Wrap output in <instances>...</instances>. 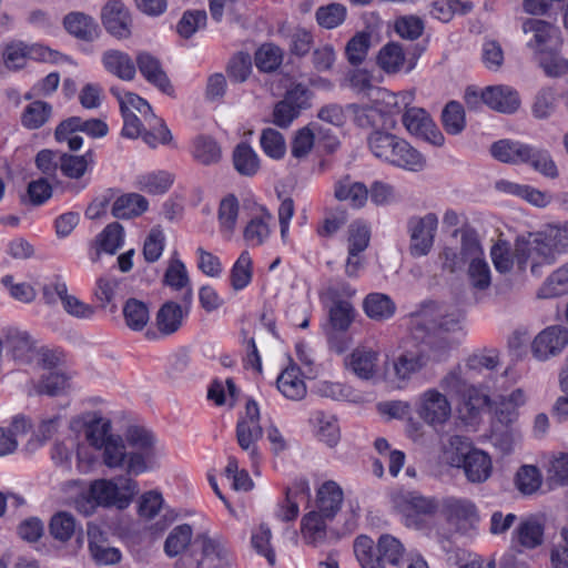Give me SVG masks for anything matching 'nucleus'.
Wrapping results in <instances>:
<instances>
[{
  "label": "nucleus",
  "mask_w": 568,
  "mask_h": 568,
  "mask_svg": "<svg viewBox=\"0 0 568 568\" xmlns=\"http://www.w3.org/2000/svg\"><path fill=\"white\" fill-rule=\"evenodd\" d=\"M557 253H568V222L550 226L544 234L529 235L516 242V260L518 268L524 271L530 263L535 276L540 275L542 265L556 262Z\"/></svg>",
  "instance_id": "f257e3e1"
},
{
  "label": "nucleus",
  "mask_w": 568,
  "mask_h": 568,
  "mask_svg": "<svg viewBox=\"0 0 568 568\" xmlns=\"http://www.w3.org/2000/svg\"><path fill=\"white\" fill-rule=\"evenodd\" d=\"M371 152L377 159L413 172H418L426 164L425 156L406 140L388 132L376 130L367 139Z\"/></svg>",
  "instance_id": "f03ea898"
},
{
  "label": "nucleus",
  "mask_w": 568,
  "mask_h": 568,
  "mask_svg": "<svg viewBox=\"0 0 568 568\" xmlns=\"http://www.w3.org/2000/svg\"><path fill=\"white\" fill-rule=\"evenodd\" d=\"M164 551L169 557L182 556L191 559V566L197 567L203 561L217 559L221 565L229 564L230 551L206 535H169Z\"/></svg>",
  "instance_id": "7ed1b4c3"
},
{
  "label": "nucleus",
  "mask_w": 568,
  "mask_h": 568,
  "mask_svg": "<svg viewBox=\"0 0 568 568\" xmlns=\"http://www.w3.org/2000/svg\"><path fill=\"white\" fill-rule=\"evenodd\" d=\"M403 544L393 535H381L375 546L368 535H358L354 554L362 568H385V562L397 565L404 555Z\"/></svg>",
  "instance_id": "20e7f679"
},
{
  "label": "nucleus",
  "mask_w": 568,
  "mask_h": 568,
  "mask_svg": "<svg viewBox=\"0 0 568 568\" xmlns=\"http://www.w3.org/2000/svg\"><path fill=\"white\" fill-rule=\"evenodd\" d=\"M139 493V484L130 477H119L118 480L95 479L88 491V503L94 506H116L125 508Z\"/></svg>",
  "instance_id": "39448f33"
},
{
  "label": "nucleus",
  "mask_w": 568,
  "mask_h": 568,
  "mask_svg": "<svg viewBox=\"0 0 568 568\" xmlns=\"http://www.w3.org/2000/svg\"><path fill=\"white\" fill-rule=\"evenodd\" d=\"M462 254L467 261V277L476 291H486L491 284V272L479 239L474 231L462 233Z\"/></svg>",
  "instance_id": "423d86ee"
},
{
  "label": "nucleus",
  "mask_w": 568,
  "mask_h": 568,
  "mask_svg": "<svg viewBox=\"0 0 568 568\" xmlns=\"http://www.w3.org/2000/svg\"><path fill=\"white\" fill-rule=\"evenodd\" d=\"M450 445L457 447V453L452 457L450 464L463 467L467 479L471 483L486 481L491 474V459L483 450L469 448L467 440L460 436L450 438Z\"/></svg>",
  "instance_id": "0eeeda50"
},
{
  "label": "nucleus",
  "mask_w": 568,
  "mask_h": 568,
  "mask_svg": "<svg viewBox=\"0 0 568 568\" xmlns=\"http://www.w3.org/2000/svg\"><path fill=\"white\" fill-rule=\"evenodd\" d=\"M108 131V124L100 119L71 116L57 126L54 136L59 142H67L71 151H78L83 144V139L77 134L78 132L98 139L105 136Z\"/></svg>",
  "instance_id": "6e6552de"
},
{
  "label": "nucleus",
  "mask_w": 568,
  "mask_h": 568,
  "mask_svg": "<svg viewBox=\"0 0 568 568\" xmlns=\"http://www.w3.org/2000/svg\"><path fill=\"white\" fill-rule=\"evenodd\" d=\"M415 407L418 417L434 429L443 427L452 417V404L447 395L435 387L420 393Z\"/></svg>",
  "instance_id": "1a4fd4ad"
},
{
  "label": "nucleus",
  "mask_w": 568,
  "mask_h": 568,
  "mask_svg": "<svg viewBox=\"0 0 568 568\" xmlns=\"http://www.w3.org/2000/svg\"><path fill=\"white\" fill-rule=\"evenodd\" d=\"M437 226L438 217L435 213L414 215L408 219L409 253L413 257L426 256L432 251Z\"/></svg>",
  "instance_id": "9d476101"
},
{
  "label": "nucleus",
  "mask_w": 568,
  "mask_h": 568,
  "mask_svg": "<svg viewBox=\"0 0 568 568\" xmlns=\"http://www.w3.org/2000/svg\"><path fill=\"white\" fill-rule=\"evenodd\" d=\"M521 29L526 45L532 51L534 57L541 51L561 48L559 29L548 21L529 18L523 22Z\"/></svg>",
  "instance_id": "9b49d317"
},
{
  "label": "nucleus",
  "mask_w": 568,
  "mask_h": 568,
  "mask_svg": "<svg viewBox=\"0 0 568 568\" xmlns=\"http://www.w3.org/2000/svg\"><path fill=\"white\" fill-rule=\"evenodd\" d=\"M262 435L260 408L255 400L250 399L245 406V416L236 424V439L239 446L248 453L253 462L257 460L260 456L256 443L262 438Z\"/></svg>",
  "instance_id": "f8f14e48"
},
{
  "label": "nucleus",
  "mask_w": 568,
  "mask_h": 568,
  "mask_svg": "<svg viewBox=\"0 0 568 568\" xmlns=\"http://www.w3.org/2000/svg\"><path fill=\"white\" fill-rule=\"evenodd\" d=\"M568 346V328L564 325H550L540 331L530 343V352L539 362H546L560 355Z\"/></svg>",
  "instance_id": "ddd939ff"
},
{
  "label": "nucleus",
  "mask_w": 568,
  "mask_h": 568,
  "mask_svg": "<svg viewBox=\"0 0 568 568\" xmlns=\"http://www.w3.org/2000/svg\"><path fill=\"white\" fill-rule=\"evenodd\" d=\"M73 535H23L26 542L30 545L34 550L42 555L49 554H72L77 548L82 547L83 537L78 535L75 539V546L72 549H68V542Z\"/></svg>",
  "instance_id": "4468645a"
},
{
  "label": "nucleus",
  "mask_w": 568,
  "mask_h": 568,
  "mask_svg": "<svg viewBox=\"0 0 568 568\" xmlns=\"http://www.w3.org/2000/svg\"><path fill=\"white\" fill-rule=\"evenodd\" d=\"M102 22L106 31L115 38L125 39L131 34V18L120 1H110L102 9Z\"/></svg>",
  "instance_id": "2eb2a0df"
},
{
  "label": "nucleus",
  "mask_w": 568,
  "mask_h": 568,
  "mask_svg": "<svg viewBox=\"0 0 568 568\" xmlns=\"http://www.w3.org/2000/svg\"><path fill=\"white\" fill-rule=\"evenodd\" d=\"M483 101L491 110L500 113H514L520 106L518 92L508 85L487 87L483 91Z\"/></svg>",
  "instance_id": "dca6fc26"
},
{
  "label": "nucleus",
  "mask_w": 568,
  "mask_h": 568,
  "mask_svg": "<svg viewBox=\"0 0 568 568\" xmlns=\"http://www.w3.org/2000/svg\"><path fill=\"white\" fill-rule=\"evenodd\" d=\"M378 356L373 349L357 347L345 358V367L358 378L368 381L376 374Z\"/></svg>",
  "instance_id": "f3484780"
},
{
  "label": "nucleus",
  "mask_w": 568,
  "mask_h": 568,
  "mask_svg": "<svg viewBox=\"0 0 568 568\" xmlns=\"http://www.w3.org/2000/svg\"><path fill=\"white\" fill-rule=\"evenodd\" d=\"M138 65L141 74L148 82L159 88L164 93L172 91L171 83L162 69V65L154 55L149 52H139L135 58V67Z\"/></svg>",
  "instance_id": "a211bd4d"
},
{
  "label": "nucleus",
  "mask_w": 568,
  "mask_h": 568,
  "mask_svg": "<svg viewBox=\"0 0 568 568\" xmlns=\"http://www.w3.org/2000/svg\"><path fill=\"white\" fill-rule=\"evenodd\" d=\"M101 61L105 71L123 81L135 78V62L126 52L115 49L106 50L102 53Z\"/></svg>",
  "instance_id": "6ab92c4d"
},
{
  "label": "nucleus",
  "mask_w": 568,
  "mask_h": 568,
  "mask_svg": "<svg viewBox=\"0 0 568 568\" xmlns=\"http://www.w3.org/2000/svg\"><path fill=\"white\" fill-rule=\"evenodd\" d=\"M163 283L175 291L184 290L182 302L186 305L191 304L193 292L189 273L185 264L176 257V254L169 261V265L164 273Z\"/></svg>",
  "instance_id": "aec40b11"
},
{
  "label": "nucleus",
  "mask_w": 568,
  "mask_h": 568,
  "mask_svg": "<svg viewBox=\"0 0 568 568\" xmlns=\"http://www.w3.org/2000/svg\"><path fill=\"white\" fill-rule=\"evenodd\" d=\"M82 420L85 439L89 445L95 449L106 443L109 437L114 436V434L111 433V420L104 418L100 413H88L83 415Z\"/></svg>",
  "instance_id": "412c9836"
},
{
  "label": "nucleus",
  "mask_w": 568,
  "mask_h": 568,
  "mask_svg": "<svg viewBox=\"0 0 568 568\" xmlns=\"http://www.w3.org/2000/svg\"><path fill=\"white\" fill-rule=\"evenodd\" d=\"M4 348L12 358L20 363H29L36 348V343L28 332L9 329L3 338Z\"/></svg>",
  "instance_id": "4be33fe9"
},
{
  "label": "nucleus",
  "mask_w": 568,
  "mask_h": 568,
  "mask_svg": "<svg viewBox=\"0 0 568 568\" xmlns=\"http://www.w3.org/2000/svg\"><path fill=\"white\" fill-rule=\"evenodd\" d=\"M334 196L338 201L348 202L355 209H361L367 201L368 190L364 183L345 175L335 183Z\"/></svg>",
  "instance_id": "5701e85b"
},
{
  "label": "nucleus",
  "mask_w": 568,
  "mask_h": 568,
  "mask_svg": "<svg viewBox=\"0 0 568 568\" xmlns=\"http://www.w3.org/2000/svg\"><path fill=\"white\" fill-rule=\"evenodd\" d=\"M276 385L282 395L291 400H301L307 393L306 384L297 366L285 368L277 377Z\"/></svg>",
  "instance_id": "b1692460"
},
{
  "label": "nucleus",
  "mask_w": 568,
  "mask_h": 568,
  "mask_svg": "<svg viewBox=\"0 0 568 568\" xmlns=\"http://www.w3.org/2000/svg\"><path fill=\"white\" fill-rule=\"evenodd\" d=\"M149 207L148 200L139 193H126L116 197L111 214L115 219L129 220L143 214Z\"/></svg>",
  "instance_id": "393cba45"
},
{
  "label": "nucleus",
  "mask_w": 568,
  "mask_h": 568,
  "mask_svg": "<svg viewBox=\"0 0 568 568\" xmlns=\"http://www.w3.org/2000/svg\"><path fill=\"white\" fill-rule=\"evenodd\" d=\"M65 30L75 38L91 42L99 36V27L94 20L81 12H71L63 19Z\"/></svg>",
  "instance_id": "a878e982"
},
{
  "label": "nucleus",
  "mask_w": 568,
  "mask_h": 568,
  "mask_svg": "<svg viewBox=\"0 0 568 568\" xmlns=\"http://www.w3.org/2000/svg\"><path fill=\"white\" fill-rule=\"evenodd\" d=\"M343 500L344 494L341 486L333 480H327L316 491L315 507L336 517Z\"/></svg>",
  "instance_id": "bb28decb"
},
{
  "label": "nucleus",
  "mask_w": 568,
  "mask_h": 568,
  "mask_svg": "<svg viewBox=\"0 0 568 568\" xmlns=\"http://www.w3.org/2000/svg\"><path fill=\"white\" fill-rule=\"evenodd\" d=\"M183 317L181 305L173 301H168L159 308L155 316V324L163 336H169L180 329Z\"/></svg>",
  "instance_id": "cd10ccee"
},
{
  "label": "nucleus",
  "mask_w": 568,
  "mask_h": 568,
  "mask_svg": "<svg viewBox=\"0 0 568 568\" xmlns=\"http://www.w3.org/2000/svg\"><path fill=\"white\" fill-rule=\"evenodd\" d=\"M434 331L462 341L465 336V314L458 308L440 313L433 323Z\"/></svg>",
  "instance_id": "c85d7f7f"
},
{
  "label": "nucleus",
  "mask_w": 568,
  "mask_h": 568,
  "mask_svg": "<svg viewBox=\"0 0 568 568\" xmlns=\"http://www.w3.org/2000/svg\"><path fill=\"white\" fill-rule=\"evenodd\" d=\"M394 501L403 510H413L420 515H434L439 507L433 497H425L416 491H400L395 495Z\"/></svg>",
  "instance_id": "c756f323"
},
{
  "label": "nucleus",
  "mask_w": 568,
  "mask_h": 568,
  "mask_svg": "<svg viewBox=\"0 0 568 568\" xmlns=\"http://www.w3.org/2000/svg\"><path fill=\"white\" fill-rule=\"evenodd\" d=\"M365 314L374 321H387L396 312V305L393 300L383 293H371L363 302Z\"/></svg>",
  "instance_id": "7c9ffc66"
},
{
  "label": "nucleus",
  "mask_w": 568,
  "mask_h": 568,
  "mask_svg": "<svg viewBox=\"0 0 568 568\" xmlns=\"http://www.w3.org/2000/svg\"><path fill=\"white\" fill-rule=\"evenodd\" d=\"M192 155L202 165H213L221 160L222 150L212 136L197 135L192 142Z\"/></svg>",
  "instance_id": "2f4dec72"
},
{
  "label": "nucleus",
  "mask_w": 568,
  "mask_h": 568,
  "mask_svg": "<svg viewBox=\"0 0 568 568\" xmlns=\"http://www.w3.org/2000/svg\"><path fill=\"white\" fill-rule=\"evenodd\" d=\"M111 93L118 99L121 113L139 112L143 121L155 120V114L146 100L133 92L122 93L119 88H111Z\"/></svg>",
  "instance_id": "473e14b6"
},
{
  "label": "nucleus",
  "mask_w": 568,
  "mask_h": 568,
  "mask_svg": "<svg viewBox=\"0 0 568 568\" xmlns=\"http://www.w3.org/2000/svg\"><path fill=\"white\" fill-rule=\"evenodd\" d=\"M560 49L554 48L541 51V53L534 57L548 78H560L568 73V59L561 54Z\"/></svg>",
  "instance_id": "72a5a7b5"
},
{
  "label": "nucleus",
  "mask_w": 568,
  "mask_h": 568,
  "mask_svg": "<svg viewBox=\"0 0 568 568\" xmlns=\"http://www.w3.org/2000/svg\"><path fill=\"white\" fill-rule=\"evenodd\" d=\"M232 160L234 169L243 176H253L260 170L258 155L245 142H241L234 148Z\"/></svg>",
  "instance_id": "f704fd0d"
},
{
  "label": "nucleus",
  "mask_w": 568,
  "mask_h": 568,
  "mask_svg": "<svg viewBox=\"0 0 568 568\" xmlns=\"http://www.w3.org/2000/svg\"><path fill=\"white\" fill-rule=\"evenodd\" d=\"M97 450L101 452V458L104 466L110 469L123 468L126 460V447L124 439L120 435L109 437Z\"/></svg>",
  "instance_id": "c9c22d12"
},
{
  "label": "nucleus",
  "mask_w": 568,
  "mask_h": 568,
  "mask_svg": "<svg viewBox=\"0 0 568 568\" xmlns=\"http://www.w3.org/2000/svg\"><path fill=\"white\" fill-rule=\"evenodd\" d=\"M93 163L94 153L92 150H89L83 155L61 154L59 168L64 176L79 180Z\"/></svg>",
  "instance_id": "e433bc0d"
},
{
  "label": "nucleus",
  "mask_w": 568,
  "mask_h": 568,
  "mask_svg": "<svg viewBox=\"0 0 568 568\" xmlns=\"http://www.w3.org/2000/svg\"><path fill=\"white\" fill-rule=\"evenodd\" d=\"M42 47H28L22 42L12 43L4 51V63L8 69L17 70L23 68L27 59H36L42 57Z\"/></svg>",
  "instance_id": "4c0bfd02"
},
{
  "label": "nucleus",
  "mask_w": 568,
  "mask_h": 568,
  "mask_svg": "<svg viewBox=\"0 0 568 568\" xmlns=\"http://www.w3.org/2000/svg\"><path fill=\"white\" fill-rule=\"evenodd\" d=\"M490 152L500 162L518 164L523 163L524 156L527 155V144L500 140L491 145Z\"/></svg>",
  "instance_id": "58836bf2"
},
{
  "label": "nucleus",
  "mask_w": 568,
  "mask_h": 568,
  "mask_svg": "<svg viewBox=\"0 0 568 568\" xmlns=\"http://www.w3.org/2000/svg\"><path fill=\"white\" fill-rule=\"evenodd\" d=\"M123 317L129 328L140 332L149 323L150 311L144 302L129 298L123 305Z\"/></svg>",
  "instance_id": "ea45409f"
},
{
  "label": "nucleus",
  "mask_w": 568,
  "mask_h": 568,
  "mask_svg": "<svg viewBox=\"0 0 568 568\" xmlns=\"http://www.w3.org/2000/svg\"><path fill=\"white\" fill-rule=\"evenodd\" d=\"M557 109V92L552 87L540 88L532 100L531 113L538 120L549 119Z\"/></svg>",
  "instance_id": "a19ab883"
},
{
  "label": "nucleus",
  "mask_w": 568,
  "mask_h": 568,
  "mask_svg": "<svg viewBox=\"0 0 568 568\" xmlns=\"http://www.w3.org/2000/svg\"><path fill=\"white\" fill-rule=\"evenodd\" d=\"M523 163L529 164L547 178L554 179L558 175L557 166L547 150L527 144V155L524 156Z\"/></svg>",
  "instance_id": "79ce46f5"
},
{
  "label": "nucleus",
  "mask_w": 568,
  "mask_h": 568,
  "mask_svg": "<svg viewBox=\"0 0 568 568\" xmlns=\"http://www.w3.org/2000/svg\"><path fill=\"white\" fill-rule=\"evenodd\" d=\"M272 215L263 212L261 215L253 217L244 230V239L251 246L262 245L271 234L270 223Z\"/></svg>",
  "instance_id": "37998d69"
},
{
  "label": "nucleus",
  "mask_w": 568,
  "mask_h": 568,
  "mask_svg": "<svg viewBox=\"0 0 568 568\" xmlns=\"http://www.w3.org/2000/svg\"><path fill=\"white\" fill-rule=\"evenodd\" d=\"M99 250L106 254H115L124 244V229L119 222L108 224L97 236Z\"/></svg>",
  "instance_id": "c03bdc74"
},
{
  "label": "nucleus",
  "mask_w": 568,
  "mask_h": 568,
  "mask_svg": "<svg viewBox=\"0 0 568 568\" xmlns=\"http://www.w3.org/2000/svg\"><path fill=\"white\" fill-rule=\"evenodd\" d=\"M314 419L317 426V438L329 447L337 445L341 434L336 417L324 412H316Z\"/></svg>",
  "instance_id": "a18cd8bd"
},
{
  "label": "nucleus",
  "mask_w": 568,
  "mask_h": 568,
  "mask_svg": "<svg viewBox=\"0 0 568 568\" xmlns=\"http://www.w3.org/2000/svg\"><path fill=\"white\" fill-rule=\"evenodd\" d=\"M442 505L449 518L470 523L478 519L476 506L468 499L447 497L443 500Z\"/></svg>",
  "instance_id": "49530a36"
},
{
  "label": "nucleus",
  "mask_w": 568,
  "mask_h": 568,
  "mask_svg": "<svg viewBox=\"0 0 568 568\" xmlns=\"http://www.w3.org/2000/svg\"><path fill=\"white\" fill-rule=\"evenodd\" d=\"M103 535H92L89 540V550L92 559L98 565H114L121 560V552L118 548L111 547L102 539Z\"/></svg>",
  "instance_id": "de8ad7c7"
},
{
  "label": "nucleus",
  "mask_w": 568,
  "mask_h": 568,
  "mask_svg": "<svg viewBox=\"0 0 568 568\" xmlns=\"http://www.w3.org/2000/svg\"><path fill=\"white\" fill-rule=\"evenodd\" d=\"M429 357L423 353L402 354L394 363L396 376L402 379H408L413 374L419 372L428 363Z\"/></svg>",
  "instance_id": "09e8293b"
},
{
  "label": "nucleus",
  "mask_w": 568,
  "mask_h": 568,
  "mask_svg": "<svg viewBox=\"0 0 568 568\" xmlns=\"http://www.w3.org/2000/svg\"><path fill=\"white\" fill-rule=\"evenodd\" d=\"M556 519L547 514H530L521 518L516 532H544L545 530H557ZM560 532H568L567 527H561Z\"/></svg>",
  "instance_id": "8fccbe9b"
},
{
  "label": "nucleus",
  "mask_w": 568,
  "mask_h": 568,
  "mask_svg": "<svg viewBox=\"0 0 568 568\" xmlns=\"http://www.w3.org/2000/svg\"><path fill=\"white\" fill-rule=\"evenodd\" d=\"M377 63L386 73L400 71L405 63V54L402 47L397 43L384 45L377 55Z\"/></svg>",
  "instance_id": "3c124183"
},
{
  "label": "nucleus",
  "mask_w": 568,
  "mask_h": 568,
  "mask_svg": "<svg viewBox=\"0 0 568 568\" xmlns=\"http://www.w3.org/2000/svg\"><path fill=\"white\" fill-rule=\"evenodd\" d=\"M239 215V201L234 195L224 197L219 207V223L221 232L231 236L235 230Z\"/></svg>",
  "instance_id": "603ef678"
},
{
  "label": "nucleus",
  "mask_w": 568,
  "mask_h": 568,
  "mask_svg": "<svg viewBox=\"0 0 568 568\" xmlns=\"http://www.w3.org/2000/svg\"><path fill=\"white\" fill-rule=\"evenodd\" d=\"M442 122L448 134H459L466 125L463 105L457 101L448 102L442 112Z\"/></svg>",
  "instance_id": "864d4df0"
},
{
  "label": "nucleus",
  "mask_w": 568,
  "mask_h": 568,
  "mask_svg": "<svg viewBox=\"0 0 568 568\" xmlns=\"http://www.w3.org/2000/svg\"><path fill=\"white\" fill-rule=\"evenodd\" d=\"M260 144L264 153L272 159L280 160L286 153L284 136L273 128H266L262 131Z\"/></svg>",
  "instance_id": "5fc2aeb1"
},
{
  "label": "nucleus",
  "mask_w": 568,
  "mask_h": 568,
  "mask_svg": "<svg viewBox=\"0 0 568 568\" xmlns=\"http://www.w3.org/2000/svg\"><path fill=\"white\" fill-rule=\"evenodd\" d=\"M121 284L122 280L113 275H103L97 280L93 295L100 302L102 308L113 302Z\"/></svg>",
  "instance_id": "6e6d98bb"
},
{
  "label": "nucleus",
  "mask_w": 568,
  "mask_h": 568,
  "mask_svg": "<svg viewBox=\"0 0 568 568\" xmlns=\"http://www.w3.org/2000/svg\"><path fill=\"white\" fill-rule=\"evenodd\" d=\"M355 317V310L353 305L343 300H337L333 303L329 310V322L334 329L345 332L351 326Z\"/></svg>",
  "instance_id": "4d7b16f0"
},
{
  "label": "nucleus",
  "mask_w": 568,
  "mask_h": 568,
  "mask_svg": "<svg viewBox=\"0 0 568 568\" xmlns=\"http://www.w3.org/2000/svg\"><path fill=\"white\" fill-rule=\"evenodd\" d=\"M172 183V174L165 171L141 175L138 179L139 189L150 194H163L170 189Z\"/></svg>",
  "instance_id": "13d9d810"
},
{
  "label": "nucleus",
  "mask_w": 568,
  "mask_h": 568,
  "mask_svg": "<svg viewBox=\"0 0 568 568\" xmlns=\"http://www.w3.org/2000/svg\"><path fill=\"white\" fill-rule=\"evenodd\" d=\"M146 128L142 129L140 135L143 141L151 148H155L159 143L166 144L172 140V134L162 119L155 115V120L145 121Z\"/></svg>",
  "instance_id": "bf43d9fd"
},
{
  "label": "nucleus",
  "mask_w": 568,
  "mask_h": 568,
  "mask_svg": "<svg viewBox=\"0 0 568 568\" xmlns=\"http://www.w3.org/2000/svg\"><path fill=\"white\" fill-rule=\"evenodd\" d=\"M282 61V50L272 43L263 44L255 52V65L263 72L275 71L281 65Z\"/></svg>",
  "instance_id": "052dcab7"
},
{
  "label": "nucleus",
  "mask_w": 568,
  "mask_h": 568,
  "mask_svg": "<svg viewBox=\"0 0 568 568\" xmlns=\"http://www.w3.org/2000/svg\"><path fill=\"white\" fill-rule=\"evenodd\" d=\"M51 113L52 106L49 103L34 101L26 108L22 114V124L29 129H38L49 120Z\"/></svg>",
  "instance_id": "680f3d73"
},
{
  "label": "nucleus",
  "mask_w": 568,
  "mask_h": 568,
  "mask_svg": "<svg viewBox=\"0 0 568 568\" xmlns=\"http://www.w3.org/2000/svg\"><path fill=\"white\" fill-rule=\"evenodd\" d=\"M231 285L235 291L246 287L252 280V260L247 252H242L231 270Z\"/></svg>",
  "instance_id": "e2e57ef3"
},
{
  "label": "nucleus",
  "mask_w": 568,
  "mask_h": 568,
  "mask_svg": "<svg viewBox=\"0 0 568 568\" xmlns=\"http://www.w3.org/2000/svg\"><path fill=\"white\" fill-rule=\"evenodd\" d=\"M164 499L160 491L149 490L138 501V515L144 520H152L163 509Z\"/></svg>",
  "instance_id": "0e129e2a"
},
{
  "label": "nucleus",
  "mask_w": 568,
  "mask_h": 568,
  "mask_svg": "<svg viewBox=\"0 0 568 568\" xmlns=\"http://www.w3.org/2000/svg\"><path fill=\"white\" fill-rule=\"evenodd\" d=\"M516 485L525 495L535 493L541 485V474L539 469L532 465L521 466L516 475Z\"/></svg>",
  "instance_id": "69168bd1"
},
{
  "label": "nucleus",
  "mask_w": 568,
  "mask_h": 568,
  "mask_svg": "<svg viewBox=\"0 0 568 568\" xmlns=\"http://www.w3.org/2000/svg\"><path fill=\"white\" fill-rule=\"evenodd\" d=\"M318 24L326 29L338 27L346 17V8L341 3H329L316 10Z\"/></svg>",
  "instance_id": "338daca9"
},
{
  "label": "nucleus",
  "mask_w": 568,
  "mask_h": 568,
  "mask_svg": "<svg viewBox=\"0 0 568 568\" xmlns=\"http://www.w3.org/2000/svg\"><path fill=\"white\" fill-rule=\"evenodd\" d=\"M371 45V36L368 33L355 34L346 44L345 53L347 60L353 65L361 64L368 52Z\"/></svg>",
  "instance_id": "774afa93"
}]
</instances>
